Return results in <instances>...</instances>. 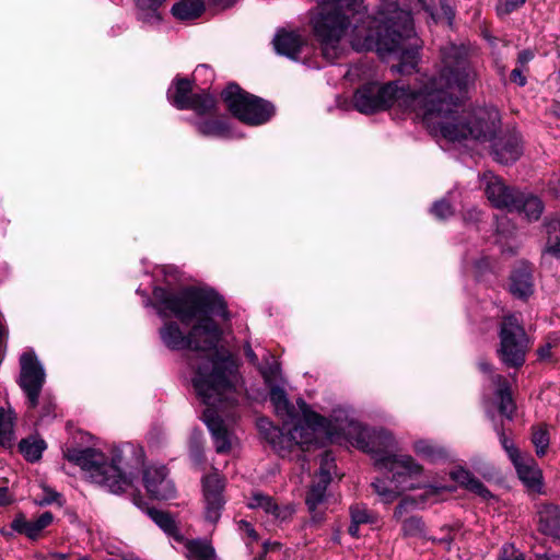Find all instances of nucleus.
I'll list each match as a JSON object with an SVG mask.
<instances>
[{
  "instance_id": "obj_1",
  "label": "nucleus",
  "mask_w": 560,
  "mask_h": 560,
  "mask_svg": "<svg viewBox=\"0 0 560 560\" xmlns=\"http://www.w3.org/2000/svg\"><path fill=\"white\" fill-rule=\"evenodd\" d=\"M315 1L318 7L311 24L325 59L334 61L341 55V39L353 24L352 47L355 50H375L382 56L397 54L399 63L393 66V70L402 74L416 70L421 46L409 11L400 9L396 2L386 1L374 15L365 16L362 0Z\"/></svg>"
},
{
  "instance_id": "obj_2",
  "label": "nucleus",
  "mask_w": 560,
  "mask_h": 560,
  "mask_svg": "<svg viewBox=\"0 0 560 560\" xmlns=\"http://www.w3.org/2000/svg\"><path fill=\"white\" fill-rule=\"evenodd\" d=\"M441 67L418 90L399 86L397 81L386 84L365 83L357 89L352 103L362 114L386 110L397 105L420 117L427 127L442 137L456 138L457 133L441 121L452 93L468 91L476 81V71L470 65L468 48L460 44L447 43L440 49Z\"/></svg>"
},
{
  "instance_id": "obj_3",
  "label": "nucleus",
  "mask_w": 560,
  "mask_h": 560,
  "mask_svg": "<svg viewBox=\"0 0 560 560\" xmlns=\"http://www.w3.org/2000/svg\"><path fill=\"white\" fill-rule=\"evenodd\" d=\"M153 299V307L162 318L173 315L184 325L197 319L187 334L176 322H167L160 328L161 340L168 349L209 351L217 347L221 329L212 316L228 319L229 312L215 291L195 287L174 291L156 287Z\"/></svg>"
},
{
  "instance_id": "obj_4",
  "label": "nucleus",
  "mask_w": 560,
  "mask_h": 560,
  "mask_svg": "<svg viewBox=\"0 0 560 560\" xmlns=\"http://www.w3.org/2000/svg\"><path fill=\"white\" fill-rule=\"evenodd\" d=\"M237 366L229 357H203L196 365L192 378L195 390L206 406V422L217 453H228L232 447L233 434L219 416L220 410L233 406L236 401Z\"/></svg>"
},
{
  "instance_id": "obj_5",
  "label": "nucleus",
  "mask_w": 560,
  "mask_h": 560,
  "mask_svg": "<svg viewBox=\"0 0 560 560\" xmlns=\"http://www.w3.org/2000/svg\"><path fill=\"white\" fill-rule=\"evenodd\" d=\"M452 93L448 97L441 121L457 133L456 138L444 137L450 141L474 139L479 142H491V155L501 164L516 162L523 153L522 140L516 132H504L497 136L499 117L495 112L479 110L471 115L459 112L458 98Z\"/></svg>"
},
{
  "instance_id": "obj_6",
  "label": "nucleus",
  "mask_w": 560,
  "mask_h": 560,
  "mask_svg": "<svg viewBox=\"0 0 560 560\" xmlns=\"http://www.w3.org/2000/svg\"><path fill=\"white\" fill-rule=\"evenodd\" d=\"M65 457L80 466L92 482L115 494L122 493L132 486L144 462L142 448L131 443L114 448L110 460L102 452L91 447L68 448Z\"/></svg>"
},
{
  "instance_id": "obj_7",
  "label": "nucleus",
  "mask_w": 560,
  "mask_h": 560,
  "mask_svg": "<svg viewBox=\"0 0 560 560\" xmlns=\"http://www.w3.org/2000/svg\"><path fill=\"white\" fill-rule=\"evenodd\" d=\"M221 97L235 118L250 126L262 125L275 114V106L270 102L246 92L236 83H230Z\"/></svg>"
},
{
  "instance_id": "obj_8",
  "label": "nucleus",
  "mask_w": 560,
  "mask_h": 560,
  "mask_svg": "<svg viewBox=\"0 0 560 560\" xmlns=\"http://www.w3.org/2000/svg\"><path fill=\"white\" fill-rule=\"evenodd\" d=\"M499 339L497 354L500 361L512 369L523 366L532 342L517 315L508 314L502 317L499 325Z\"/></svg>"
},
{
  "instance_id": "obj_9",
  "label": "nucleus",
  "mask_w": 560,
  "mask_h": 560,
  "mask_svg": "<svg viewBox=\"0 0 560 560\" xmlns=\"http://www.w3.org/2000/svg\"><path fill=\"white\" fill-rule=\"evenodd\" d=\"M304 423H296L283 432L282 429L271 427L266 438L272 444V447L281 455L285 456L293 447L307 445L314 440V430L324 427L326 419L316 412L308 410L306 404L301 400Z\"/></svg>"
},
{
  "instance_id": "obj_10",
  "label": "nucleus",
  "mask_w": 560,
  "mask_h": 560,
  "mask_svg": "<svg viewBox=\"0 0 560 560\" xmlns=\"http://www.w3.org/2000/svg\"><path fill=\"white\" fill-rule=\"evenodd\" d=\"M349 427L351 428L348 431L349 434L352 432L357 433L354 438L357 447L371 454L380 468H383L384 458L395 455L392 454L395 447V439L390 432L364 428L352 421L349 423Z\"/></svg>"
},
{
  "instance_id": "obj_11",
  "label": "nucleus",
  "mask_w": 560,
  "mask_h": 560,
  "mask_svg": "<svg viewBox=\"0 0 560 560\" xmlns=\"http://www.w3.org/2000/svg\"><path fill=\"white\" fill-rule=\"evenodd\" d=\"M390 474V482L396 485L400 492L420 488L417 482L422 474V466L410 455H394L383 459V468Z\"/></svg>"
},
{
  "instance_id": "obj_12",
  "label": "nucleus",
  "mask_w": 560,
  "mask_h": 560,
  "mask_svg": "<svg viewBox=\"0 0 560 560\" xmlns=\"http://www.w3.org/2000/svg\"><path fill=\"white\" fill-rule=\"evenodd\" d=\"M19 385L27 397L30 408L39 404V394L45 383V372L35 353L24 352L20 358Z\"/></svg>"
},
{
  "instance_id": "obj_13",
  "label": "nucleus",
  "mask_w": 560,
  "mask_h": 560,
  "mask_svg": "<svg viewBox=\"0 0 560 560\" xmlns=\"http://www.w3.org/2000/svg\"><path fill=\"white\" fill-rule=\"evenodd\" d=\"M224 487V478L217 471L209 474L202 479L205 517L212 524H215L220 520L225 504L223 497Z\"/></svg>"
},
{
  "instance_id": "obj_14",
  "label": "nucleus",
  "mask_w": 560,
  "mask_h": 560,
  "mask_svg": "<svg viewBox=\"0 0 560 560\" xmlns=\"http://www.w3.org/2000/svg\"><path fill=\"white\" fill-rule=\"evenodd\" d=\"M334 458L330 452H325L320 459V468L318 474L315 476L310 490L306 493L305 503L311 513L316 518L317 510L325 503L326 490L331 481V468Z\"/></svg>"
},
{
  "instance_id": "obj_15",
  "label": "nucleus",
  "mask_w": 560,
  "mask_h": 560,
  "mask_svg": "<svg viewBox=\"0 0 560 560\" xmlns=\"http://www.w3.org/2000/svg\"><path fill=\"white\" fill-rule=\"evenodd\" d=\"M143 485L149 495L156 500H168L176 493L165 466L147 467L143 471Z\"/></svg>"
},
{
  "instance_id": "obj_16",
  "label": "nucleus",
  "mask_w": 560,
  "mask_h": 560,
  "mask_svg": "<svg viewBox=\"0 0 560 560\" xmlns=\"http://www.w3.org/2000/svg\"><path fill=\"white\" fill-rule=\"evenodd\" d=\"M486 196L491 205L498 209H506L512 212L517 207L520 191L506 186L501 178L492 174L485 175Z\"/></svg>"
},
{
  "instance_id": "obj_17",
  "label": "nucleus",
  "mask_w": 560,
  "mask_h": 560,
  "mask_svg": "<svg viewBox=\"0 0 560 560\" xmlns=\"http://www.w3.org/2000/svg\"><path fill=\"white\" fill-rule=\"evenodd\" d=\"M275 49L278 54L296 60L306 45V39L295 31H279L273 38Z\"/></svg>"
},
{
  "instance_id": "obj_18",
  "label": "nucleus",
  "mask_w": 560,
  "mask_h": 560,
  "mask_svg": "<svg viewBox=\"0 0 560 560\" xmlns=\"http://www.w3.org/2000/svg\"><path fill=\"white\" fill-rule=\"evenodd\" d=\"M247 505L250 509H261L279 521L290 518L294 512L290 505L280 506L271 497L261 492H254Z\"/></svg>"
},
{
  "instance_id": "obj_19",
  "label": "nucleus",
  "mask_w": 560,
  "mask_h": 560,
  "mask_svg": "<svg viewBox=\"0 0 560 560\" xmlns=\"http://www.w3.org/2000/svg\"><path fill=\"white\" fill-rule=\"evenodd\" d=\"M54 521L51 512H44L34 521H27L24 515H18L11 524V527L20 533L26 535L30 539L38 538L40 532L49 526Z\"/></svg>"
},
{
  "instance_id": "obj_20",
  "label": "nucleus",
  "mask_w": 560,
  "mask_h": 560,
  "mask_svg": "<svg viewBox=\"0 0 560 560\" xmlns=\"http://www.w3.org/2000/svg\"><path fill=\"white\" fill-rule=\"evenodd\" d=\"M513 465L520 479L533 490H538L541 486V471L533 458L520 456L514 459Z\"/></svg>"
},
{
  "instance_id": "obj_21",
  "label": "nucleus",
  "mask_w": 560,
  "mask_h": 560,
  "mask_svg": "<svg viewBox=\"0 0 560 560\" xmlns=\"http://www.w3.org/2000/svg\"><path fill=\"white\" fill-rule=\"evenodd\" d=\"M539 529L555 538H560V506L553 503L541 504L538 509Z\"/></svg>"
},
{
  "instance_id": "obj_22",
  "label": "nucleus",
  "mask_w": 560,
  "mask_h": 560,
  "mask_svg": "<svg viewBox=\"0 0 560 560\" xmlns=\"http://www.w3.org/2000/svg\"><path fill=\"white\" fill-rule=\"evenodd\" d=\"M510 290L513 295L521 299H526L533 293V275L528 266H521L512 272Z\"/></svg>"
},
{
  "instance_id": "obj_23",
  "label": "nucleus",
  "mask_w": 560,
  "mask_h": 560,
  "mask_svg": "<svg viewBox=\"0 0 560 560\" xmlns=\"http://www.w3.org/2000/svg\"><path fill=\"white\" fill-rule=\"evenodd\" d=\"M192 83L188 79H176L167 91V98L177 109H187L192 98Z\"/></svg>"
},
{
  "instance_id": "obj_24",
  "label": "nucleus",
  "mask_w": 560,
  "mask_h": 560,
  "mask_svg": "<svg viewBox=\"0 0 560 560\" xmlns=\"http://www.w3.org/2000/svg\"><path fill=\"white\" fill-rule=\"evenodd\" d=\"M492 383L498 387L495 395L499 398V411L511 420L516 406L511 395L509 382L503 375H493Z\"/></svg>"
},
{
  "instance_id": "obj_25",
  "label": "nucleus",
  "mask_w": 560,
  "mask_h": 560,
  "mask_svg": "<svg viewBox=\"0 0 560 560\" xmlns=\"http://www.w3.org/2000/svg\"><path fill=\"white\" fill-rule=\"evenodd\" d=\"M132 502L140 509H147L148 515L154 521V523L162 528L165 533L173 535L177 530V526L173 517L164 512L153 508H148L143 498L140 494L132 497Z\"/></svg>"
},
{
  "instance_id": "obj_26",
  "label": "nucleus",
  "mask_w": 560,
  "mask_h": 560,
  "mask_svg": "<svg viewBox=\"0 0 560 560\" xmlns=\"http://www.w3.org/2000/svg\"><path fill=\"white\" fill-rule=\"evenodd\" d=\"M184 546L188 560H218L213 546L207 539H187Z\"/></svg>"
},
{
  "instance_id": "obj_27",
  "label": "nucleus",
  "mask_w": 560,
  "mask_h": 560,
  "mask_svg": "<svg viewBox=\"0 0 560 560\" xmlns=\"http://www.w3.org/2000/svg\"><path fill=\"white\" fill-rule=\"evenodd\" d=\"M15 415L11 408L0 407V447L10 448L15 441Z\"/></svg>"
},
{
  "instance_id": "obj_28",
  "label": "nucleus",
  "mask_w": 560,
  "mask_h": 560,
  "mask_svg": "<svg viewBox=\"0 0 560 560\" xmlns=\"http://www.w3.org/2000/svg\"><path fill=\"white\" fill-rule=\"evenodd\" d=\"M187 109L194 110L198 116L214 115L218 109V101L206 90L195 93Z\"/></svg>"
},
{
  "instance_id": "obj_29",
  "label": "nucleus",
  "mask_w": 560,
  "mask_h": 560,
  "mask_svg": "<svg viewBox=\"0 0 560 560\" xmlns=\"http://www.w3.org/2000/svg\"><path fill=\"white\" fill-rule=\"evenodd\" d=\"M517 201V207L513 208V211L524 213L529 221L539 219L544 206L538 197L520 192Z\"/></svg>"
},
{
  "instance_id": "obj_30",
  "label": "nucleus",
  "mask_w": 560,
  "mask_h": 560,
  "mask_svg": "<svg viewBox=\"0 0 560 560\" xmlns=\"http://www.w3.org/2000/svg\"><path fill=\"white\" fill-rule=\"evenodd\" d=\"M165 0H136L138 19L147 24H159L162 16L159 12Z\"/></svg>"
},
{
  "instance_id": "obj_31",
  "label": "nucleus",
  "mask_w": 560,
  "mask_h": 560,
  "mask_svg": "<svg viewBox=\"0 0 560 560\" xmlns=\"http://www.w3.org/2000/svg\"><path fill=\"white\" fill-rule=\"evenodd\" d=\"M205 10L201 0H180L172 8L173 15L182 21L197 19Z\"/></svg>"
},
{
  "instance_id": "obj_32",
  "label": "nucleus",
  "mask_w": 560,
  "mask_h": 560,
  "mask_svg": "<svg viewBox=\"0 0 560 560\" xmlns=\"http://www.w3.org/2000/svg\"><path fill=\"white\" fill-rule=\"evenodd\" d=\"M46 448V443L42 439H37L35 436H28L26 439H22L19 443V450L21 454L28 462H37Z\"/></svg>"
},
{
  "instance_id": "obj_33",
  "label": "nucleus",
  "mask_w": 560,
  "mask_h": 560,
  "mask_svg": "<svg viewBox=\"0 0 560 560\" xmlns=\"http://www.w3.org/2000/svg\"><path fill=\"white\" fill-rule=\"evenodd\" d=\"M270 401L278 415L293 419V407L290 406L284 389L279 386H272L270 388Z\"/></svg>"
},
{
  "instance_id": "obj_34",
  "label": "nucleus",
  "mask_w": 560,
  "mask_h": 560,
  "mask_svg": "<svg viewBox=\"0 0 560 560\" xmlns=\"http://www.w3.org/2000/svg\"><path fill=\"white\" fill-rule=\"evenodd\" d=\"M198 132L207 137H224L228 133V125L220 119H208L196 122Z\"/></svg>"
},
{
  "instance_id": "obj_35",
  "label": "nucleus",
  "mask_w": 560,
  "mask_h": 560,
  "mask_svg": "<svg viewBox=\"0 0 560 560\" xmlns=\"http://www.w3.org/2000/svg\"><path fill=\"white\" fill-rule=\"evenodd\" d=\"M547 248L555 257L560 258V219L550 220L547 225Z\"/></svg>"
},
{
  "instance_id": "obj_36",
  "label": "nucleus",
  "mask_w": 560,
  "mask_h": 560,
  "mask_svg": "<svg viewBox=\"0 0 560 560\" xmlns=\"http://www.w3.org/2000/svg\"><path fill=\"white\" fill-rule=\"evenodd\" d=\"M413 451L417 455L428 460H435L444 455L442 448L427 440H419L413 444Z\"/></svg>"
},
{
  "instance_id": "obj_37",
  "label": "nucleus",
  "mask_w": 560,
  "mask_h": 560,
  "mask_svg": "<svg viewBox=\"0 0 560 560\" xmlns=\"http://www.w3.org/2000/svg\"><path fill=\"white\" fill-rule=\"evenodd\" d=\"M371 486L385 503H392L401 493L396 486L394 488L388 487L385 479H375Z\"/></svg>"
},
{
  "instance_id": "obj_38",
  "label": "nucleus",
  "mask_w": 560,
  "mask_h": 560,
  "mask_svg": "<svg viewBox=\"0 0 560 560\" xmlns=\"http://www.w3.org/2000/svg\"><path fill=\"white\" fill-rule=\"evenodd\" d=\"M401 530L406 537H418L423 534L424 524L421 517L410 516L401 521Z\"/></svg>"
},
{
  "instance_id": "obj_39",
  "label": "nucleus",
  "mask_w": 560,
  "mask_h": 560,
  "mask_svg": "<svg viewBox=\"0 0 560 560\" xmlns=\"http://www.w3.org/2000/svg\"><path fill=\"white\" fill-rule=\"evenodd\" d=\"M351 521L361 524L374 523L375 516L372 514L364 504H353L350 506Z\"/></svg>"
},
{
  "instance_id": "obj_40",
  "label": "nucleus",
  "mask_w": 560,
  "mask_h": 560,
  "mask_svg": "<svg viewBox=\"0 0 560 560\" xmlns=\"http://www.w3.org/2000/svg\"><path fill=\"white\" fill-rule=\"evenodd\" d=\"M259 371L265 382L267 384H270L271 382L277 380L280 372V365L272 355L268 354V357L265 360V363L259 366Z\"/></svg>"
},
{
  "instance_id": "obj_41",
  "label": "nucleus",
  "mask_w": 560,
  "mask_h": 560,
  "mask_svg": "<svg viewBox=\"0 0 560 560\" xmlns=\"http://www.w3.org/2000/svg\"><path fill=\"white\" fill-rule=\"evenodd\" d=\"M532 442L536 447V454L538 456H544L549 445V435L547 430L541 427L534 429Z\"/></svg>"
},
{
  "instance_id": "obj_42",
  "label": "nucleus",
  "mask_w": 560,
  "mask_h": 560,
  "mask_svg": "<svg viewBox=\"0 0 560 560\" xmlns=\"http://www.w3.org/2000/svg\"><path fill=\"white\" fill-rule=\"evenodd\" d=\"M497 433L499 435L500 443L506 454L509 455L510 459L513 462L517 457L521 456L517 447L514 445L513 441H511L504 433L503 429L497 428Z\"/></svg>"
},
{
  "instance_id": "obj_43",
  "label": "nucleus",
  "mask_w": 560,
  "mask_h": 560,
  "mask_svg": "<svg viewBox=\"0 0 560 560\" xmlns=\"http://www.w3.org/2000/svg\"><path fill=\"white\" fill-rule=\"evenodd\" d=\"M526 0H500L497 4L499 15H508L525 4Z\"/></svg>"
},
{
  "instance_id": "obj_44",
  "label": "nucleus",
  "mask_w": 560,
  "mask_h": 560,
  "mask_svg": "<svg viewBox=\"0 0 560 560\" xmlns=\"http://www.w3.org/2000/svg\"><path fill=\"white\" fill-rule=\"evenodd\" d=\"M432 213L440 220H445L453 215L454 211L450 202L440 200L431 209Z\"/></svg>"
},
{
  "instance_id": "obj_45",
  "label": "nucleus",
  "mask_w": 560,
  "mask_h": 560,
  "mask_svg": "<svg viewBox=\"0 0 560 560\" xmlns=\"http://www.w3.org/2000/svg\"><path fill=\"white\" fill-rule=\"evenodd\" d=\"M417 501L410 497L404 498L394 511V517L400 521L405 514L416 508Z\"/></svg>"
},
{
  "instance_id": "obj_46",
  "label": "nucleus",
  "mask_w": 560,
  "mask_h": 560,
  "mask_svg": "<svg viewBox=\"0 0 560 560\" xmlns=\"http://www.w3.org/2000/svg\"><path fill=\"white\" fill-rule=\"evenodd\" d=\"M467 490L480 495L483 499L490 497V491L485 487V485L475 476L470 479V481L465 487Z\"/></svg>"
},
{
  "instance_id": "obj_47",
  "label": "nucleus",
  "mask_w": 560,
  "mask_h": 560,
  "mask_svg": "<svg viewBox=\"0 0 560 560\" xmlns=\"http://www.w3.org/2000/svg\"><path fill=\"white\" fill-rule=\"evenodd\" d=\"M472 476L474 475L470 471H468L462 467H459L451 472L452 479L464 488L470 481Z\"/></svg>"
},
{
  "instance_id": "obj_48",
  "label": "nucleus",
  "mask_w": 560,
  "mask_h": 560,
  "mask_svg": "<svg viewBox=\"0 0 560 560\" xmlns=\"http://www.w3.org/2000/svg\"><path fill=\"white\" fill-rule=\"evenodd\" d=\"M500 560H523V553L513 546H504L502 548Z\"/></svg>"
},
{
  "instance_id": "obj_49",
  "label": "nucleus",
  "mask_w": 560,
  "mask_h": 560,
  "mask_svg": "<svg viewBox=\"0 0 560 560\" xmlns=\"http://www.w3.org/2000/svg\"><path fill=\"white\" fill-rule=\"evenodd\" d=\"M535 57V54L532 49H524L517 55V65L521 68H525L529 61H532Z\"/></svg>"
},
{
  "instance_id": "obj_50",
  "label": "nucleus",
  "mask_w": 560,
  "mask_h": 560,
  "mask_svg": "<svg viewBox=\"0 0 560 560\" xmlns=\"http://www.w3.org/2000/svg\"><path fill=\"white\" fill-rule=\"evenodd\" d=\"M202 75L206 77V81H211L213 78V73L207 65H199L196 67L194 71V81Z\"/></svg>"
},
{
  "instance_id": "obj_51",
  "label": "nucleus",
  "mask_w": 560,
  "mask_h": 560,
  "mask_svg": "<svg viewBox=\"0 0 560 560\" xmlns=\"http://www.w3.org/2000/svg\"><path fill=\"white\" fill-rule=\"evenodd\" d=\"M525 68L517 67L511 72V80L517 83L520 86H524L527 82L526 77L524 75Z\"/></svg>"
},
{
  "instance_id": "obj_52",
  "label": "nucleus",
  "mask_w": 560,
  "mask_h": 560,
  "mask_svg": "<svg viewBox=\"0 0 560 560\" xmlns=\"http://www.w3.org/2000/svg\"><path fill=\"white\" fill-rule=\"evenodd\" d=\"M552 345L547 342L537 349L538 359L541 361H548L551 359Z\"/></svg>"
},
{
  "instance_id": "obj_53",
  "label": "nucleus",
  "mask_w": 560,
  "mask_h": 560,
  "mask_svg": "<svg viewBox=\"0 0 560 560\" xmlns=\"http://www.w3.org/2000/svg\"><path fill=\"white\" fill-rule=\"evenodd\" d=\"M238 525H240V529L244 530L247 534V536H249L254 540L258 539V535H257L256 530L254 529V527L252 526L250 523H248L246 521H241L238 523Z\"/></svg>"
},
{
  "instance_id": "obj_54",
  "label": "nucleus",
  "mask_w": 560,
  "mask_h": 560,
  "mask_svg": "<svg viewBox=\"0 0 560 560\" xmlns=\"http://www.w3.org/2000/svg\"><path fill=\"white\" fill-rule=\"evenodd\" d=\"M244 353H245V357L247 358V360L253 363L254 365H258L259 363V360H258V357L257 354L254 352V350L252 349L250 345H246L244 347Z\"/></svg>"
},
{
  "instance_id": "obj_55",
  "label": "nucleus",
  "mask_w": 560,
  "mask_h": 560,
  "mask_svg": "<svg viewBox=\"0 0 560 560\" xmlns=\"http://www.w3.org/2000/svg\"><path fill=\"white\" fill-rule=\"evenodd\" d=\"M478 368H479V370H480L482 373H485V374H490V375H491V377L494 375V374H492V372H493V366H492V364H491V363H489V362H488V361H486V360H480V361L478 362Z\"/></svg>"
},
{
  "instance_id": "obj_56",
  "label": "nucleus",
  "mask_w": 560,
  "mask_h": 560,
  "mask_svg": "<svg viewBox=\"0 0 560 560\" xmlns=\"http://www.w3.org/2000/svg\"><path fill=\"white\" fill-rule=\"evenodd\" d=\"M11 502L9 490L5 487L0 488V506L7 505Z\"/></svg>"
},
{
  "instance_id": "obj_57",
  "label": "nucleus",
  "mask_w": 560,
  "mask_h": 560,
  "mask_svg": "<svg viewBox=\"0 0 560 560\" xmlns=\"http://www.w3.org/2000/svg\"><path fill=\"white\" fill-rule=\"evenodd\" d=\"M208 2L210 4L225 9L233 5L236 2V0H208Z\"/></svg>"
},
{
  "instance_id": "obj_58",
  "label": "nucleus",
  "mask_w": 560,
  "mask_h": 560,
  "mask_svg": "<svg viewBox=\"0 0 560 560\" xmlns=\"http://www.w3.org/2000/svg\"><path fill=\"white\" fill-rule=\"evenodd\" d=\"M442 10L444 11V13L446 15L445 18L447 19L448 23L452 24V22L454 20V11H453V9L450 5L443 4L442 5Z\"/></svg>"
},
{
  "instance_id": "obj_59",
  "label": "nucleus",
  "mask_w": 560,
  "mask_h": 560,
  "mask_svg": "<svg viewBox=\"0 0 560 560\" xmlns=\"http://www.w3.org/2000/svg\"><path fill=\"white\" fill-rule=\"evenodd\" d=\"M59 497L58 493L56 492H50L47 497H45L40 502L39 504H50L52 503L54 501H56V499Z\"/></svg>"
},
{
  "instance_id": "obj_60",
  "label": "nucleus",
  "mask_w": 560,
  "mask_h": 560,
  "mask_svg": "<svg viewBox=\"0 0 560 560\" xmlns=\"http://www.w3.org/2000/svg\"><path fill=\"white\" fill-rule=\"evenodd\" d=\"M359 526H360V525H358L357 523H354V522H352V521H351V524H350V526H349V528H348L349 534H350L352 537H354V538H358V537H359Z\"/></svg>"
},
{
  "instance_id": "obj_61",
  "label": "nucleus",
  "mask_w": 560,
  "mask_h": 560,
  "mask_svg": "<svg viewBox=\"0 0 560 560\" xmlns=\"http://www.w3.org/2000/svg\"><path fill=\"white\" fill-rule=\"evenodd\" d=\"M55 405L51 401H47L44 406V416H49L54 411Z\"/></svg>"
},
{
  "instance_id": "obj_62",
  "label": "nucleus",
  "mask_w": 560,
  "mask_h": 560,
  "mask_svg": "<svg viewBox=\"0 0 560 560\" xmlns=\"http://www.w3.org/2000/svg\"><path fill=\"white\" fill-rule=\"evenodd\" d=\"M540 560H560L557 555H544Z\"/></svg>"
},
{
  "instance_id": "obj_63",
  "label": "nucleus",
  "mask_w": 560,
  "mask_h": 560,
  "mask_svg": "<svg viewBox=\"0 0 560 560\" xmlns=\"http://www.w3.org/2000/svg\"><path fill=\"white\" fill-rule=\"evenodd\" d=\"M52 557L58 559V560L67 559V555L66 553H58V552H56V553L52 555Z\"/></svg>"
},
{
  "instance_id": "obj_64",
  "label": "nucleus",
  "mask_w": 560,
  "mask_h": 560,
  "mask_svg": "<svg viewBox=\"0 0 560 560\" xmlns=\"http://www.w3.org/2000/svg\"><path fill=\"white\" fill-rule=\"evenodd\" d=\"M265 424H268V425H269V422H268V421H266V420H261V421H260V428H264V425H265Z\"/></svg>"
}]
</instances>
